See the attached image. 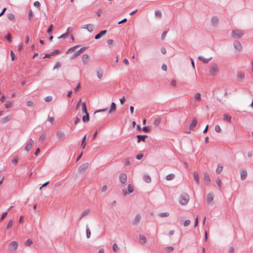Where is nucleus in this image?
<instances>
[{
    "label": "nucleus",
    "mask_w": 253,
    "mask_h": 253,
    "mask_svg": "<svg viewBox=\"0 0 253 253\" xmlns=\"http://www.w3.org/2000/svg\"><path fill=\"white\" fill-rule=\"evenodd\" d=\"M218 21V18L216 16H213L211 18V21L213 24H216Z\"/></svg>",
    "instance_id": "obj_39"
},
{
    "label": "nucleus",
    "mask_w": 253,
    "mask_h": 253,
    "mask_svg": "<svg viewBox=\"0 0 253 253\" xmlns=\"http://www.w3.org/2000/svg\"><path fill=\"white\" fill-rule=\"evenodd\" d=\"M139 239L142 241L141 243L144 244L146 243L147 241L146 238L143 235H139Z\"/></svg>",
    "instance_id": "obj_27"
},
{
    "label": "nucleus",
    "mask_w": 253,
    "mask_h": 253,
    "mask_svg": "<svg viewBox=\"0 0 253 253\" xmlns=\"http://www.w3.org/2000/svg\"><path fill=\"white\" fill-rule=\"evenodd\" d=\"M88 58V55L87 54H84L82 56V60L84 64H86L87 62V59Z\"/></svg>",
    "instance_id": "obj_30"
},
{
    "label": "nucleus",
    "mask_w": 253,
    "mask_h": 253,
    "mask_svg": "<svg viewBox=\"0 0 253 253\" xmlns=\"http://www.w3.org/2000/svg\"><path fill=\"white\" fill-rule=\"evenodd\" d=\"M169 215V214L168 212H161L159 214V216L161 217H168Z\"/></svg>",
    "instance_id": "obj_33"
},
{
    "label": "nucleus",
    "mask_w": 253,
    "mask_h": 253,
    "mask_svg": "<svg viewBox=\"0 0 253 253\" xmlns=\"http://www.w3.org/2000/svg\"><path fill=\"white\" fill-rule=\"evenodd\" d=\"M201 94L200 93H197L195 94L194 97L196 99H201Z\"/></svg>",
    "instance_id": "obj_60"
},
{
    "label": "nucleus",
    "mask_w": 253,
    "mask_h": 253,
    "mask_svg": "<svg viewBox=\"0 0 253 253\" xmlns=\"http://www.w3.org/2000/svg\"><path fill=\"white\" fill-rule=\"evenodd\" d=\"M59 52H60V51L59 50L56 49L51 52V55L52 56H53L55 54H57L59 53Z\"/></svg>",
    "instance_id": "obj_55"
},
{
    "label": "nucleus",
    "mask_w": 253,
    "mask_h": 253,
    "mask_svg": "<svg viewBox=\"0 0 253 253\" xmlns=\"http://www.w3.org/2000/svg\"><path fill=\"white\" fill-rule=\"evenodd\" d=\"M189 199L190 197L188 194L183 193L179 196L178 200L180 205H185L188 203Z\"/></svg>",
    "instance_id": "obj_1"
},
{
    "label": "nucleus",
    "mask_w": 253,
    "mask_h": 253,
    "mask_svg": "<svg viewBox=\"0 0 253 253\" xmlns=\"http://www.w3.org/2000/svg\"><path fill=\"white\" fill-rule=\"evenodd\" d=\"M241 178L242 180H245L247 176V171L245 169H242L240 171Z\"/></svg>",
    "instance_id": "obj_12"
},
{
    "label": "nucleus",
    "mask_w": 253,
    "mask_h": 253,
    "mask_svg": "<svg viewBox=\"0 0 253 253\" xmlns=\"http://www.w3.org/2000/svg\"><path fill=\"white\" fill-rule=\"evenodd\" d=\"M88 163H84L79 168V171L81 173L84 172V171L88 168Z\"/></svg>",
    "instance_id": "obj_10"
},
{
    "label": "nucleus",
    "mask_w": 253,
    "mask_h": 253,
    "mask_svg": "<svg viewBox=\"0 0 253 253\" xmlns=\"http://www.w3.org/2000/svg\"><path fill=\"white\" fill-rule=\"evenodd\" d=\"M221 130L220 127L219 125H217L215 126V131L217 132H219Z\"/></svg>",
    "instance_id": "obj_52"
},
{
    "label": "nucleus",
    "mask_w": 253,
    "mask_h": 253,
    "mask_svg": "<svg viewBox=\"0 0 253 253\" xmlns=\"http://www.w3.org/2000/svg\"><path fill=\"white\" fill-rule=\"evenodd\" d=\"M237 77L238 81H242L244 79L245 75L243 72L240 71L237 73Z\"/></svg>",
    "instance_id": "obj_14"
},
{
    "label": "nucleus",
    "mask_w": 253,
    "mask_h": 253,
    "mask_svg": "<svg viewBox=\"0 0 253 253\" xmlns=\"http://www.w3.org/2000/svg\"><path fill=\"white\" fill-rule=\"evenodd\" d=\"M174 174H173V173H170V174H168L166 177V179L167 180H172L174 178Z\"/></svg>",
    "instance_id": "obj_32"
},
{
    "label": "nucleus",
    "mask_w": 253,
    "mask_h": 253,
    "mask_svg": "<svg viewBox=\"0 0 253 253\" xmlns=\"http://www.w3.org/2000/svg\"><path fill=\"white\" fill-rule=\"evenodd\" d=\"M82 111L83 113L86 114L88 113L86 107V104L85 102H84L82 104Z\"/></svg>",
    "instance_id": "obj_24"
},
{
    "label": "nucleus",
    "mask_w": 253,
    "mask_h": 253,
    "mask_svg": "<svg viewBox=\"0 0 253 253\" xmlns=\"http://www.w3.org/2000/svg\"><path fill=\"white\" fill-rule=\"evenodd\" d=\"M33 144L34 141L32 138H30L25 146V150L27 152L29 151L33 147Z\"/></svg>",
    "instance_id": "obj_7"
},
{
    "label": "nucleus",
    "mask_w": 253,
    "mask_h": 253,
    "mask_svg": "<svg viewBox=\"0 0 253 253\" xmlns=\"http://www.w3.org/2000/svg\"><path fill=\"white\" fill-rule=\"evenodd\" d=\"M143 131L146 132L150 130V127L148 126H143L142 128Z\"/></svg>",
    "instance_id": "obj_62"
},
{
    "label": "nucleus",
    "mask_w": 253,
    "mask_h": 253,
    "mask_svg": "<svg viewBox=\"0 0 253 253\" xmlns=\"http://www.w3.org/2000/svg\"><path fill=\"white\" fill-rule=\"evenodd\" d=\"M198 216L197 215L195 219V224L194 226L196 227L198 226Z\"/></svg>",
    "instance_id": "obj_59"
},
{
    "label": "nucleus",
    "mask_w": 253,
    "mask_h": 253,
    "mask_svg": "<svg viewBox=\"0 0 253 253\" xmlns=\"http://www.w3.org/2000/svg\"><path fill=\"white\" fill-rule=\"evenodd\" d=\"M198 58L202 60L205 63H208L211 59V57L209 58H205L203 56H199Z\"/></svg>",
    "instance_id": "obj_31"
},
{
    "label": "nucleus",
    "mask_w": 253,
    "mask_h": 253,
    "mask_svg": "<svg viewBox=\"0 0 253 253\" xmlns=\"http://www.w3.org/2000/svg\"><path fill=\"white\" fill-rule=\"evenodd\" d=\"M107 185H104L101 189V192H105L107 189Z\"/></svg>",
    "instance_id": "obj_57"
},
{
    "label": "nucleus",
    "mask_w": 253,
    "mask_h": 253,
    "mask_svg": "<svg viewBox=\"0 0 253 253\" xmlns=\"http://www.w3.org/2000/svg\"><path fill=\"white\" fill-rule=\"evenodd\" d=\"M214 198V195L213 193H208L207 196V202L209 204H211Z\"/></svg>",
    "instance_id": "obj_16"
},
{
    "label": "nucleus",
    "mask_w": 253,
    "mask_h": 253,
    "mask_svg": "<svg viewBox=\"0 0 253 253\" xmlns=\"http://www.w3.org/2000/svg\"><path fill=\"white\" fill-rule=\"evenodd\" d=\"M107 33V30H103L100 31L99 33H98L95 36L94 39L95 40L100 39L103 36L105 35Z\"/></svg>",
    "instance_id": "obj_17"
},
{
    "label": "nucleus",
    "mask_w": 253,
    "mask_h": 253,
    "mask_svg": "<svg viewBox=\"0 0 253 253\" xmlns=\"http://www.w3.org/2000/svg\"><path fill=\"white\" fill-rule=\"evenodd\" d=\"M12 119V115H8L2 118H1L0 120V122L1 124H5L7 123V122L10 121Z\"/></svg>",
    "instance_id": "obj_13"
},
{
    "label": "nucleus",
    "mask_w": 253,
    "mask_h": 253,
    "mask_svg": "<svg viewBox=\"0 0 253 253\" xmlns=\"http://www.w3.org/2000/svg\"><path fill=\"white\" fill-rule=\"evenodd\" d=\"M146 135H137L136 137L137 138V142L139 143L140 141L145 142V138L147 137Z\"/></svg>",
    "instance_id": "obj_18"
},
{
    "label": "nucleus",
    "mask_w": 253,
    "mask_h": 253,
    "mask_svg": "<svg viewBox=\"0 0 253 253\" xmlns=\"http://www.w3.org/2000/svg\"><path fill=\"white\" fill-rule=\"evenodd\" d=\"M143 156V155L142 154H139L136 155V159L137 160H140V159H142Z\"/></svg>",
    "instance_id": "obj_61"
},
{
    "label": "nucleus",
    "mask_w": 253,
    "mask_h": 253,
    "mask_svg": "<svg viewBox=\"0 0 253 253\" xmlns=\"http://www.w3.org/2000/svg\"><path fill=\"white\" fill-rule=\"evenodd\" d=\"M103 70L101 68H98L96 69L97 76L99 79H101L102 78L103 76Z\"/></svg>",
    "instance_id": "obj_19"
},
{
    "label": "nucleus",
    "mask_w": 253,
    "mask_h": 253,
    "mask_svg": "<svg viewBox=\"0 0 253 253\" xmlns=\"http://www.w3.org/2000/svg\"><path fill=\"white\" fill-rule=\"evenodd\" d=\"M112 249L115 252H117L119 250V248H118L117 245L116 243L113 245Z\"/></svg>",
    "instance_id": "obj_38"
},
{
    "label": "nucleus",
    "mask_w": 253,
    "mask_h": 253,
    "mask_svg": "<svg viewBox=\"0 0 253 253\" xmlns=\"http://www.w3.org/2000/svg\"><path fill=\"white\" fill-rule=\"evenodd\" d=\"M57 136L60 139L64 138H65V133L63 131H58L57 132Z\"/></svg>",
    "instance_id": "obj_28"
},
{
    "label": "nucleus",
    "mask_w": 253,
    "mask_h": 253,
    "mask_svg": "<svg viewBox=\"0 0 253 253\" xmlns=\"http://www.w3.org/2000/svg\"><path fill=\"white\" fill-rule=\"evenodd\" d=\"M223 120L225 122L230 123H231V116L228 114H224L223 115Z\"/></svg>",
    "instance_id": "obj_15"
},
{
    "label": "nucleus",
    "mask_w": 253,
    "mask_h": 253,
    "mask_svg": "<svg viewBox=\"0 0 253 253\" xmlns=\"http://www.w3.org/2000/svg\"><path fill=\"white\" fill-rule=\"evenodd\" d=\"M28 19L29 20L32 21L33 20V11L30 10L28 13Z\"/></svg>",
    "instance_id": "obj_42"
},
{
    "label": "nucleus",
    "mask_w": 253,
    "mask_h": 253,
    "mask_svg": "<svg viewBox=\"0 0 253 253\" xmlns=\"http://www.w3.org/2000/svg\"><path fill=\"white\" fill-rule=\"evenodd\" d=\"M127 190L128 193H131L133 191V187L131 185L128 184L127 185Z\"/></svg>",
    "instance_id": "obj_36"
},
{
    "label": "nucleus",
    "mask_w": 253,
    "mask_h": 253,
    "mask_svg": "<svg viewBox=\"0 0 253 253\" xmlns=\"http://www.w3.org/2000/svg\"><path fill=\"white\" fill-rule=\"evenodd\" d=\"M197 124V121L195 118L193 119L191 122V123L190 125V128L193 130H194V128L196 126Z\"/></svg>",
    "instance_id": "obj_20"
},
{
    "label": "nucleus",
    "mask_w": 253,
    "mask_h": 253,
    "mask_svg": "<svg viewBox=\"0 0 253 253\" xmlns=\"http://www.w3.org/2000/svg\"><path fill=\"white\" fill-rule=\"evenodd\" d=\"M5 38L7 41H8L9 42H11V36L9 33L7 34V35L5 36Z\"/></svg>",
    "instance_id": "obj_49"
},
{
    "label": "nucleus",
    "mask_w": 253,
    "mask_h": 253,
    "mask_svg": "<svg viewBox=\"0 0 253 253\" xmlns=\"http://www.w3.org/2000/svg\"><path fill=\"white\" fill-rule=\"evenodd\" d=\"M161 122V119L160 118H156L154 121V125L155 126H158Z\"/></svg>",
    "instance_id": "obj_35"
},
{
    "label": "nucleus",
    "mask_w": 253,
    "mask_h": 253,
    "mask_svg": "<svg viewBox=\"0 0 253 253\" xmlns=\"http://www.w3.org/2000/svg\"><path fill=\"white\" fill-rule=\"evenodd\" d=\"M12 224H13V220H10L8 224H7V226H6V229H8L9 228H10L12 226Z\"/></svg>",
    "instance_id": "obj_50"
},
{
    "label": "nucleus",
    "mask_w": 253,
    "mask_h": 253,
    "mask_svg": "<svg viewBox=\"0 0 253 253\" xmlns=\"http://www.w3.org/2000/svg\"><path fill=\"white\" fill-rule=\"evenodd\" d=\"M141 214L139 213L137 214L133 220V224L137 225L139 223L141 220Z\"/></svg>",
    "instance_id": "obj_11"
},
{
    "label": "nucleus",
    "mask_w": 253,
    "mask_h": 253,
    "mask_svg": "<svg viewBox=\"0 0 253 253\" xmlns=\"http://www.w3.org/2000/svg\"><path fill=\"white\" fill-rule=\"evenodd\" d=\"M173 250V248L172 247H168L166 248V250L169 252H170L172 251Z\"/></svg>",
    "instance_id": "obj_63"
},
{
    "label": "nucleus",
    "mask_w": 253,
    "mask_h": 253,
    "mask_svg": "<svg viewBox=\"0 0 253 253\" xmlns=\"http://www.w3.org/2000/svg\"><path fill=\"white\" fill-rule=\"evenodd\" d=\"M46 137V134H42L39 138V141L42 142L43 141Z\"/></svg>",
    "instance_id": "obj_46"
},
{
    "label": "nucleus",
    "mask_w": 253,
    "mask_h": 253,
    "mask_svg": "<svg viewBox=\"0 0 253 253\" xmlns=\"http://www.w3.org/2000/svg\"><path fill=\"white\" fill-rule=\"evenodd\" d=\"M191 221L190 219H186L184 222V226L185 227L188 226L190 224Z\"/></svg>",
    "instance_id": "obj_48"
},
{
    "label": "nucleus",
    "mask_w": 253,
    "mask_h": 253,
    "mask_svg": "<svg viewBox=\"0 0 253 253\" xmlns=\"http://www.w3.org/2000/svg\"><path fill=\"white\" fill-rule=\"evenodd\" d=\"M216 183L218 186L220 188L221 186V181L219 178H217L216 180Z\"/></svg>",
    "instance_id": "obj_51"
},
{
    "label": "nucleus",
    "mask_w": 253,
    "mask_h": 253,
    "mask_svg": "<svg viewBox=\"0 0 253 253\" xmlns=\"http://www.w3.org/2000/svg\"><path fill=\"white\" fill-rule=\"evenodd\" d=\"M143 180L147 183H150L151 181V178L149 175H144Z\"/></svg>",
    "instance_id": "obj_26"
},
{
    "label": "nucleus",
    "mask_w": 253,
    "mask_h": 253,
    "mask_svg": "<svg viewBox=\"0 0 253 253\" xmlns=\"http://www.w3.org/2000/svg\"><path fill=\"white\" fill-rule=\"evenodd\" d=\"M204 180L207 182V183H210L211 182V178L209 174L208 173L204 174Z\"/></svg>",
    "instance_id": "obj_25"
},
{
    "label": "nucleus",
    "mask_w": 253,
    "mask_h": 253,
    "mask_svg": "<svg viewBox=\"0 0 253 253\" xmlns=\"http://www.w3.org/2000/svg\"><path fill=\"white\" fill-rule=\"evenodd\" d=\"M34 5L40 9V3L38 1H35L34 3Z\"/></svg>",
    "instance_id": "obj_58"
},
{
    "label": "nucleus",
    "mask_w": 253,
    "mask_h": 253,
    "mask_svg": "<svg viewBox=\"0 0 253 253\" xmlns=\"http://www.w3.org/2000/svg\"><path fill=\"white\" fill-rule=\"evenodd\" d=\"M82 120L83 122L84 123H87V122H88L89 120V114L88 113L85 114V115H84L83 116Z\"/></svg>",
    "instance_id": "obj_22"
},
{
    "label": "nucleus",
    "mask_w": 253,
    "mask_h": 253,
    "mask_svg": "<svg viewBox=\"0 0 253 253\" xmlns=\"http://www.w3.org/2000/svg\"><path fill=\"white\" fill-rule=\"evenodd\" d=\"M218 71V67L217 64H214L210 69V73L211 75H215Z\"/></svg>",
    "instance_id": "obj_4"
},
{
    "label": "nucleus",
    "mask_w": 253,
    "mask_h": 253,
    "mask_svg": "<svg viewBox=\"0 0 253 253\" xmlns=\"http://www.w3.org/2000/svg\"><path fill=\"white\" fill-rule=\"evenodd\" d=\"M7 18L11 21H14L15 20V16L13 13H9L7 14Z\"/></svg>",
    "instance_id": "obj_34"
},
{
    "label": "nucleus",
    "mask_w": 253,
    "mask_h": 253,
    "mask_svg": "<svg viewBox=\"0 0 253 253\" xmlns=\"http://www.w3.org/2000/svg\"><path fill=\"white\" fill-rule=\"evenodd\" d=\"M223 170V167L222 166H218L216 169V172L217 173H220Z\"/></svg>",
    "instance_id": "obj_44"
},
{
    "label": "nucleus",
    "mask_w": 253,
    "mask_h": 253,
    "mask_svg": "<svg viewBox=\"0 0 253 253\" xmlns=\"http://www.w3.org/2000/svg\"><path fill=\"white\" fill-rule=\"evenodd\" d=\"M18 163V159L16 158H14L12 160V163L14 164V165H16Z\"/></svg>",
    "instance_id": "obj_64"
},
{
    "label": "nucleus",
    "mask_w": 253,
    "mask_h": 253,
    "mask_svg": "<svg viewBox=\"0 0 253 253\" xmlns=\"http://www.w3.org/2000/svg\"><path fill=\"white\" fill-rule=\"evenodd\" d=\"M53 99V97L52 96H47L44 98V100L46 102H50Z\"/></svg>",
    "instance_id": "obj_45"
},
{
    "label": "nucleus",
    "mask_w": 253,
    "mask_h": 253,
    "mask_svg": "<svg viewBox=\"0 0 253 253\" xmlns=\"http://www.w3.org/2000/svg\"><path fill=\"white\" fill-rule=\"evenodd\" d=\"M168 32V31H165L163 32V33L162 34V40H164L165 39V38H166V37L167 36Z\"/></svg>",
    "instance_id": "obj_54"
},
{
    "label": "nucleus",
    "mask_w": 253,
    "mask_h": 253,
    "mask_svg": "<svg viewBox=\"0 0 253 253\" xmlns=\"http://www.w3.org/2000/svg\"><path fill=\"white\" fill-rule=\"evenodd\" d=\"M90 212L89 209H86L84 211H83L80 217V219H81L82 218H83L84 216L85 215L87 214Z\"/></svg>",
    "instance_id": "obj_29"
},
{
    "label": "nucleus",
    "mask_w": 253,
    "mask_h": 253,
    "mask_svg": "<svg viewBox=\"0 0 253 253\" xmlns=\"http://www.w3.org/2000/svg\"><path fill=\"white\" fill-rule=\"evenodd\" d=\"M53 24H51L49 27H48V29L47 30V33L48 34H52V28H53Z\"/></svg>",
    "instance_id": "obj_41"
},
{
    "label": "nucleus",
    "mask_w": 253,
    "mask_h": 253,
    "mask_svg": "<svg viewBox=\"0 0 253 253\" xmlns=\"http://www.w3.org/2000/svg\"><path fill=\"white\" fill-rule=\"evenodd\" d=\"M61 63H59V62H57L56 63V64L54 65V67H53V69H58L60 67H61Z\"/></svg>",
    "instance_id": "obj_53"
},
{
    "label": "nucleus",
    "mask_w": 253,
    "mask_h": 253,
    "mask_svg": "<svg viewBox=\"0 0 253 253\" xmlns=\"http://www.w3.org/2000/svg\"><path fill=\"white\" fill-rule=\"evenodd\" d=\"M86 49V47H83L80 48L79 50L76 52L71 57L70 59L73 60L76 58L78 56H79L81 53H82Z\"/></svg>",
    "instance_id": "obj_5"
},
{
    "label": "nucleus",
    "mask_w": 253,
    "mask_h": 253,
    "mask_svg": "<svg viewBox=\"0 0 253 253\" xmlns=\"http://www.w3.org/2000/svg\"><path fill=\"white\" fill-rule=\"evenodd\" d=\"M119 180L122 183H126L127 181V176L126 174L124 173H121L119 175Z\"/></svg>",
    "instance_id": "obj_8"
},
{
    "label": "nucleus",
    "mask_w": 253,
    "mask_h": 253,
    "mask_svg": "<svg viewBox=\"0 0 253 253\" xmlns=\"http://www.w3.org/2000/svg\"><path fill=\"white\" fill-rule=\"evenodd\" d=\"M233 46L235 49L238 51H241L242 49V46L238 41H235L233 42Z\"/></svg>",
    "instance_id": "obj_6"
},
{
    "label": "nucleus",
    "mask_w": 253,
    "mask_h": 253,
    "mask_svg": "<svg viewBox=\"0 0 253 253\" xmlns=\"http://www.w3.org/2000/svg\"><path fill=\"white\" fill-rule=\"evenodd\" d=\"M18 247V244L16 241L11 242L8 246V250L9 252H15L17 249Z\"/></svg>",
    "instance_id": "obj_3"
},
{
    "label": "nucleus",
    "mask_w": 253,
    "mask_h": 253,
    "mask_svg": "<svg viewBox=\"0 0 253 253\" xmlns=\"http://www.w3.org/2000/svg\"><path fill=\"white\" fill-rule=\"evenodd\" d=\"M155 15L157 16H159V17H161L162 16V12L160 10H156L155 11Z\"/></svg>",
    "instance_id": "obj_47"
},
{
    "label": "nucleus",
    "mask_w": 253,
    "mask_h": 253,
    "mask_svg": "<svg viewBox=\"0 0 253 253\" xmlns=\"http://www.w3.org/2000/svg\"><path fill=\"white\" fill-rule=\"evenodd\" d=\"M116 110V105L114 102H112L110 109L109 111V113H111L112 112L115 111Z\"/></svg>",
    "instance_id": "obj_23"
},
{
    "label": "nucleus",
    "mask_w": 253,
    "mask_h": 253,
    "mask_svg": "<svg viewBox=\"0 0 253 253\" xmlns=\"http://www.w3.org/2000/svg\"><path fill=\"white\" fill-rule=\"evenodd\" d=\"M77 47H78V45H76V46H75L74 47H72L70 48H69L67 51H66V54H68L69 53V52L70 51H73L74 50L75 48H77Z\"/></svg>",
    "instance_id": "obj_56"
},
{
    "label": "nucleus",
    "mask_w": 253,
    "mask_h": 253,
    "mask_svg": "<svg viewBox=\"0 0 253 253\" xmlns=\"http://www.w3.org/2000/svg\"><path fill=\"white\" fill-rule=\"evenodd\" d=\"M86 234L87 238L89 239L91 236V232L90 230L88 228H87L86 229Z\"/></svg>",
    "instance_id": "obj_43"
},
{
    "label": "nucleus",
    "mask_w": 253,
    "mask_h": 253,
    "mask_svg": "<svg viewBox=\"0 0 253 253\" xmlns=\"http://www.w3.org/2000/svg\"><path fill=\"white\" fill-rule=\"evenodd\" d=\"M244 34V32L243 30L237 29L232 30L231 36L234 38H240L242 37Z\"/></svg>",
    "instance_id": "obj_2"
},
{
    "label": "nucleus",
    "mask_w": 253,
    "mask_h": 253,
    "mask_svg": "<svg viewBox=\"0 0 253 253\" xmlns=\"http://www.w3.org/2000/svg\"><path fill=\"white\" fill-rule=\"evenodd\" d=\"M82 29H86L88 32L91 33L93 30V26L92 24H85L81 27Z\"/></svg>",
    "instance_id": "obj_9"
},
{
    "label": "nucleus",
    "mask_w": 253,
    "mask_h": 253,
    "mask_svg": "<svg viewBox=\"0 0 253 253\" xmlns=\"http://www.w3.org/2000/svg\"><path fill=\"white\" fill-rule=\"evenodd\" d=\"M33 243L31 239H28L25 243V246H30Z\"/></svg>",
    "instance_id": "obj_40"
},
{
    "label": "nucleus",
    "mask_w": 253,
    "mask_h": 253,
    "mask_svg": "<svg viewBox=\"0 0 253 253\" xmlns=\"http://www.w3.org/2000/svg\"><path fill=\"white\" fill-rule=\"evenodd\" d=\"M193 177H194L195 180L196 181V182L198 184H199V182H200V179L199 177V174L197 171H194Z\"/></svg>",
    "instance_id": "obj_21"
},
{
    "label": "nucleus",
    "mask_w": 253,
    "mask_h": 253,
    "mask_svg": "<svg viewBox=\"0 0 253 253\" xmlns=\"http://www.w3.org/2000/svg\"><path fill=\"white\" fill-rule=\"evenodd\" d=\"M12 103L10 101H7L6 103L5 104V108L8 109L12 107Z\"/></svg>",
    "instance_id": "obj_37"
}]
</instances>
